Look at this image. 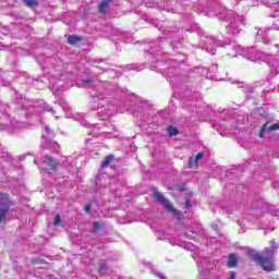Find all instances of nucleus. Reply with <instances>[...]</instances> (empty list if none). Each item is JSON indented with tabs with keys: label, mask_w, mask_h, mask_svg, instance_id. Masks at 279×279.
Segmentation results:
<instances>
[{
	"label": "nucleus",
	"mask_w": 279,
	"mask_h": 279,
	"mask_svg": "<svg viewBox=\"0 0 279 279\" xmlns=\"http://www.w3.org/2000/svg\"><path fill=\"white\" fill-rule=\"evenodd\" d=\"M83 87L89 90L90 110H97V116L101 121H107L117 114V100L112 98L117 93V87L104 81L84 78Z\"/></svg>",
	"instance_id": "nucleus-1"
},
{
	"label": "nucleus",
	"mask_w": 279,
	"mask_h": 279,
	"mask_svg": "<svg viewBox=\"0 0 279 279\" xmlns=\"http://www.w3.org/2000/svg\"><path fill=\"white\" fill-rule=\"evenodd\" d=\"M194 10L197 14H204L205 16H210L219 19V21H226L229 23L226 26V33L228 36L236 37L247 25L245 15L239 14L232 10H228L226 7H221L217 3V0H214L213 3L208 1H202L198 4L194 5Z\"/></svg>",
	"instance_id": "nucleus-2"
},
{
	"label": "nucleus",
	"mask_w": 279,
	"mask_h": 279,
	"mask_svg": "<svg viewBox=\"0 0 279 279\" xmlns=\"http://www.w3.org/2000/svg\"><path fill=\"white\" fill-rule=\"evenodd\" d=\"M15 106L20 108V110H26L28 114H43V112H51L56 114V110L51 108L45 100H32L23 97V94L19 93L15 89Z\"/></svg>",
	"instance_id": "nucleus-3"
},
{
	"label": "nucleus",
	"mask_w": 279,
	"mask_h": 279,
	"mask_svg": "<svg viewBox=\"0 0 279 279\" xmlns=\"http://www.w3.org/2000/svg\"><path fill=\"white\" fill-rule=\"evenodd\" d=\"M167 34L169 38H172V40L169 41L165 37L157 39L156 41L150 44V50L148 51V53H156V51L160 53L161 49H167V47H170L171 49H173V51H175V49L182 47V44L178 41V37L175 36V34H180V31H167Z\"/></svg>",
	"instance_id": "nucleus-4"
},
{
	"label": "nucleus",
	"mask_w": 279,
	"mask_h": 279,
	"mask_svg": "<svg viewBox=\"0 0 279 279\" xmlns=\"http://www.w3.org/2000/svg\"><path fill=\"white\" fill-rule=\"evenodd\" d=\"M251 213L252 215H255L256 219H260V217H263V213L271 215V217H279V208L267 203H259L257 207H253L251 209Z\"/></svg>",
	"instance_id": "nucleus-5"
},
{
	"label": "nucleus",
	"mask_w": 279,
	"mask_h": 279,
	"mask_svg": "<svg viewBox=\"0 0 279 279\" xmlns=\"http://www.w3.org/2000/svg\"><path fill=\"white\" fill-rule=\"evenodd\" d=\"M151 112H154V106H151L147 101H141L137 105V108L133 112V114H134V117L140 118L141 121L146 123V121H149L151 119V117H154V114H151Z\"/></svg>",
	"instance_id": "nucleus-6"
},
{
	"label": "nucleus",
	"mask_w": 279,
	"mask_h": 279,
	"mask_svg": "<svg viewBox=\"0 0 279 279\" xmlns=\"http://www.w3.org/2000/svg\"><path fill=\"white\" fill-rule=\"evenodd\" d=\"M259 267L264 269V271H276V266L274 265V250L272 248H265L264 250V257L257 264Z\"/></svg>",
	"instance_id": "nucleus-7"
},
{
	"label": "nucleus",
	"mask_w": 279,
	"mask_h": 279,
	"mask_svg": "<svg viewBox=\"0 0 279 279\" xmlns=\"http://www.w3.org/2000/svg\"><path fill=\"white\" fill-rule=\"evenodd\" d=\"M10 206H12V203L10 202V197L8 196V194L1 193L0 194V228L5 223L8 213H10Z\"/></svg>",
	"instance_id": "nucleus-8"
},
{
	"label": "nucleus",
	"mask_w": 279,
	"mask_h": 279,
	"mask_svg": "<svg viewBox=\"0 0 279 279\" xmlns=\"http://www.w3.org/2000/svg\"><path fill=\"white\" fill-rule=\"evenodd\" d=\"M184 1L191 0H181L180 2L177 0H163L160 10H163V12H178L179 14H182V5H184Z\"/></svg>",
	"instance_id": "nucleus-9"
},
{
	"label": "nucleus",
	"mask_w": 279,
	"mask_h": 279,
	"mask_svg": "<svg viewBox=\"0 0 279 279\" xmlns=\"http://www.w3.org/2000/svg\"><path fill=\"white\" fill-rule=\"evenodd\" d=\"M153 197L156 199V202H158V204L163 206L167 213H171L172 215H180L178 214V210L173 208V205L169 203V199H167V197H165V195H162V193H160L159 191L155 190L153 192Z\"/></svg>",
	"instance_id": "nucleus-10"
},
{
	"label": "nucleus",
	"mask_w": 279,
	"mask_h": 279,
	"mask_svg": "<svg viewBox=\"0 0 279 279\" xmlns=\"http://www.w3.org/2000/svg\"><path fill=\"white\" fill-rule=\"evenodd\" d=\"M279 130V122H266L262 125V130L259 132V138H265V134H271V132H278Z\"/></svg>",
	"instance_id": "nucleus-11"
},
{
	"label": "nucleus",
	"mask_w": 279,
	"mask_h": 279,
	"mask_svg": "<svg viewBox=\"0 0 279 279\" xmlns=\"http://www.w3.org/2000/svg\"><path fill=\"white\" fill-rule=\"evenodd\" d=\"M269 34L267 28H258L256 32L255 40L257 43H263V45H271V39H269Z\"/></svg>",
	"instance_id": "nucleus-12"
},
{
	"label": "nucleus",
	"mask_w": 279,
	"mask_h": 279,
	"mask_svg": "<svg viewBox=\"0 0 279 279\" xmlns=\"http://www.w3.org/2000/svg\"><path fill=\"white\" fill-rule=\"evenodd\" d=\"M53 131L49 128V125H45L44 132L41 135V147H47V144L54 138Z\"/></svg>",
	"instance_id": "nucleus-13"
},
{
	"label": "nucleus",
	"mask_w": 279,
	"mask_h": 279,
	"mask_svg": "<svg viewBox=\"0 0 279 279\" xmlns=\"http://www.w3.org/2000/svg\"><path fill=\"white\" fill-rule=\"evenodd\" d=\"M112 37L118 38V40H123L126 44L132 43V37L130 36V33L121 32L118 28H113L111 31Z\"/></svg>",
	"instance_id": "nucleus-14"
},
{
	"label": "nucleus",
	"mask_w": 279,
	"mask_h": 279,
	"mask_svg": "<svg viewBox=\"0 0 279 279\" xmlns=\"http://www.w3.org/2000/svg\"><path fill=\"white\" fill-rule=\"evenodd\" d=\"M50 88L52 90L64 92V80L56 77L50 78Z\"/></svg>",
	"instance_id": "nucleus-15"
},
{
	"label": "nucleus",
	"mask_w": 279,
	"mask_h": 279,
	"mask_svg": "<svg viewBox=\"0 0 279 279\" xmlns=\"http://www.w3.org/2000/svg\"><path fill=\"white\" fill-rule=\"evenodd\" d=\"M201 75L207 76V77H213L210 74L217 73L219 71V65L217 64H211L209 68H201L199 70Z\"/></svg>",
	"instance_id": "nucleus-16"
},
{
	"label": "nucleus",
	"mask_w": 279,
	"mask_h": 279,
	"mask_svg": "<svg viewBox=\"0 0 279 279\" xmlns=\"http://www.w3.org/2000/svg\"><path fill=\"white\" fill-rule=\"evenodd\" d=\"M44 165H47V167H49L50 171L56 169V167L58 166V161L56 159H53V157L46 155L44 157Z\"/></svg>",
	"instance_id": "nucleus-17"
},
{
	"label": "nucleus",
	"mask_w": 279,
	"mask_h": 279,
	"mask_svg": "<svg viewBox=\"0 0 279 279\" xmlns=\"http://www.w3.org/2000/svg\"><path fill=\"white\" fill-rule=\"evenodd\" d=\"M247 256L251 257L254 263H257V265L263 260L264 255H260L258 252L255 250H248L247 251Z\"/></svg>",
	"instance_id": "nucleus-18"
},
{
	"label": "nucleus",
	"mask_w": 279,
	"mask_h": 279,
	"mask_svg": "<svg viewBox=\"0 0 279 279\" xmlns=\"http://www.w3.org/2000/svg\"><path fill=\"white\" fill-rule=\"evenodd\" d=\"M227 265L230 269H234L239 265V257L234 253H231L228 257Z\"/></svg>",
	"instance_id": "nucleus-19"
},
{
	"label": "nucleus",
	"mask_w": 279,
	"mask_h": 279,
	"mask_svg": "<svg viewBox=\"0 0 279 279\" xmlns=\"http://www.w3.org/2000/svg\"><path fill=\"white\" fill-rule=\"evenodd\" d=\"M234 5H242V8H252L256 5V0H234Z\"/></svg>",
	"instance_id": "nucleus-20"
},
{
	"label": "nucleus",
	"mask_w": 279,
	"mask_h": 279,
	"mask_svg": "<svg viewBox=\"0 0 279 279\" xmlns=\"http://www.w3.org/2000/svg\"><path fill=\"white\" fill-rule=\"evenodd\" d=\"M43 149H52L53 151H60V145L58 142H53V140H50L46 146H41Z\"/></svg>",
	"instance_id": "nucleus-21"
},
{
	"label": "nucleus",
	"mask_w": 279,
	"mask_h": 279,
	"mask_svg": "<svg viewBox=\"0 0 279 279\" xmlns=\"http://www.w3.org/2000/svg\"><path fill=\"white\" fill-rule=\"evenodd\" d=\"M145 8H157V10H160L161 2H158L157 0H145L144 1Z\"/></svg>",
	"instance_id": "nucleus-22"
},
{
	"label": "nucleus",
	"mask_w": 279,
	"mask_h": 279,
	"mask_svg": "<svg viewBox=\"0 0 279 279\" xmlns=\"http://www.w3.org/2000/svg\"><path fill=\"white\" fill-rule=\"evenodd\" d=\"M22 2L24 3V5H26V8H31V10H35V8H38V5H40L38 0H22Z\"/></svg>",
	"instance_id": "nucleus-23"
},
{
	"label": "nucleus",
	"mask_w": 279,
	"mask_h": 279,
	"mask_svg": "<svg viewBox=\"0 0 279 279\" xmlns=\"http://www.w3.org/2000/svg\"><path fill=\"white\" fill-rule=\"evenodd\" d=\"M114 160V155H108L105 157V160L101 162V169H106L107 167H110V163Z\"/></svg>",
	"instance_id": "nucleus-24"
},
{
	"label": "nucleus",
	"mask_w": 279,
	"mask_h": 279,
	"mask_svg": "<svg viewBox=\"0 0 279 279\" xmlns=\"http://www.w3.org/2000/svg\"><path fill=\"white\" fill-rule=\"evenodd\" d=\"M69 45H77V43H82V37L77 35H70L68 37Z\"/></svg>",
	"instance_id": "nucleus-25"
},
{
	"label": "nucleus",
	"mask_w": 279,
	"mask_h": 279,
	"mask_svg": "<svg viewBox=\"0 0 279 279\" xmlns=\"http://www.w3.org/2000/svg\"><path fill=\"white\" fill-rule=\"evenodd\" d=\"M110 3V0H102L99 4V11L101 14H106L108 12V4Z\"/></svg>",
	"instance_id": "nucleus-26"
},
{
	"label": "nucleus",
	"mask_w": 279,
	"mask_h": 279,
	"mask_svg": "<svg viewBox=\"0 0 279 279\" xmlns=\"http://www.w3.org/2000/svg\"><path fill=\"white\" fill-rule=\"evenodd\" d=\"M126 69L129 71H143L145 69V66L144 65H138L136 63H131V64L126 65Z\"/></svg>",
	"instance_id": "nucleus-27"
},
{
	"label": "nucleus",
	"mask_w": 279,
	"mask_h": 279,
	"mask_svg": "<svg viewBox=\"0 0 279 279\" xmlns=\"http://www.w3.org/2000/svg\"><path fill=\"white\" fill-rule=\"evenodd\" d=\"M197 159L195 157H190L187 167L189 169H197Z\"/></svg>",
	"instance_id": "nucleus-28"
},
{
	"label": "nucleus",
	"mask_w": 279,
	"mask_h": 279,
	"mask_svg": "<svg viewBox=\"0 0 279 279\" xmlns=\"http://www.w3.org/2000/svg\"><path fill=\"white\" fill-rule=\"evenodd\" d=\"M104 228V223L95 221L93 223V233L97 234V232H99V230H101Z\"/></svg>",
	"instance_id": "nucleus-29"
},
{
	"label": "nucleus",
	"mask_w": 279,
	"mask_h": 279,
	"mask_svg": "<svg viewBox=\"0 0 279 279\" xmlns=\"http://www.w3.org/2000/svg\"><path fill=\"white\" fill-rule=\"evenodd\" d=\"M168 134L169 136H178V134H180V131L175 126H169Z\"/></svg>",
	"instance_id": "nucleus-30"
},
{
	"label": "nucleus",
	"mask_w": 279,
	"mask_h": 279,
	"mask_svg": "<svg viewBox=\"0 0 279 279\" xmlns=\"http://www.w3.org/2000/svg\"><path fill=\"white\" fill-rule=\"evenodd\" d=\"M123 74L119 70H110L109 77L114 80V77H121Z\"/></svg>",
	"instance_id": "nucleus-31"
},
{
	"label": "nucleus",
	"mask_w": 279,
	"mask_h": 279,
	"mask_svg": "<svg viewBox=\"0 0 279 279\" xmlns=\"http://www.w3.org/2000/svg\"><path fill=\"white\" fill-rule=\"evenodd\" d=\"M151 50V48L147 51V54L148 56V60L154 64L156 61H158V59H156V53H159L158 51H155L154 53H149V51Z\"/></svg>",
	"instance_id": "nucleus-32"
},
{
	"label": "nucleus",
	"mask_w": 279,
	"mask_h": 279,
	"mask_svg": "<svg viewBox=\"0 0 279 279\" xmlns=\"http://www.w3.org/2000/svg\"><path fill=\"white\" fill-rule=\"evenodd\" d=\"M59 105L63 108L64 112L69 110V105L64 100H59Z\"/></svg>",
	"instance_id": "nucleus-33"
},
{
	"label": "nucleus",
	"mask_w": 279,
	"mask_h": 279,
	"mask_svg": "<svg viewBox=\"0 0 279 279\" xmlns=\"http://www.w3.org/2000/svg\"><path fill=\"white\" fill-rule=\"evenodd\" d=\"M242 88H243V93H245L246 97H250V95H252V88H250V86H245Z\"/></svg>",
	"instance_id": "nucleus-34"
},
{
	"label": "nucleus",
	"mask_w": 279,
	"mask_h": 279,
	"mask_svg": "<svg viewBox=\"0 0 279 279\" xmlns=\"http://www.w3.org/2000/svg\"><path fill=\"white\" fill-rule=\"evenodd\" d=\"M271 247H268V250H274V254H276V250H278V243L276 241H271Z\"/></svg>",
	"instance_id": "nucleus-35"
},
{
	"label": "nucleus",
	"mask_w": 279,
	"mask_h": 279,
	"mask_svg": "<svg viewBox=\"0 0 279 279\" xmlns=\"http://www.w3.org/2000/svg\"><path fill=\"white\" fill-rule=\"evenodd\" d=\"M107 269H108V265L107 264H101L100 268H99V271H100V274H106Z\"/></svg>",
	"instance_id": "nucleus-36"
},
{
	"label": "nucleus",
	"mask_w": 279,
	"mask_h": 279,
	"mask_svg": "<svg viewBox=\"0 0 279 279\" xmlns=\"http://www.w3.org/2000/svg\"><path fill=\"white\" fill-rule=\"evenodd\" d=\"M17 80H19L20 82H26V83H27V82H29V80H32V78H29V77L27 78L26 75H21V76L17 77Z\"/></svg>",
	"instance_id": "nucleus-37"
},
{
	"label": "nucleus",
	"mask_w": 279,
	"mask_h": 279,
	"mask_svg": "<svg viewBox=\"0 0 279 279\" xmlns=\"http://www.w3.org/2000/svg\"><path fill=\"white\" fill-rule=\"evenodd\" d=\"M264 230H266V232H274V227L271 225H264Z\"/></svg>",
	"instance_id": "nucleus-38"
},
{
	"label": "nucleus",
	"mask_w": 279,
	"mask_h": 279,
	"mask_svg": "<svg viewBox=\"0 0 279 279\" xmlns=\"http://www.w3.org/2000/svg\"><path fill=\"white\" fill-rule=\"evenodd\" d=\"M81 124L83 125V128H93V125L90 123H88V121H86L84 119L81 121Z\"/></svg>",
	"instance_id": "nucleus-39"
},
{
	"label": "nucleus",
	"mask_w": 279,
	"mask_h": 279,
	"mask_svg": "<svg viewBox=\"0 0 279 279\" xmlns=\"http://www.w3.org/2000/svg\"><path fill=\"white\" fill-rule=\"evenodd\" d=\"M60 221H61L60 215H57L54 217L53 226H60Z\"/></svg>",
	"instance_id": "nucleus-40"
},
{
	"label": "nucleus",
	"mask_w": 279,
	"mask_h": 279,
	"mask_svg": "<svg viewBox=\"0 0 279 279\" xmlns=\"http://www.w3.org/2000/svg\"><path fill=\"white\" fill-rule=\"evenodd\" d=\"M0 31H1V34H3L4 36H8V34H10V29L5 27L0 28Z\"/></svg>",
	"instance_id": "nucleus-41"
},
{
	"label": "nucleus",
	"mask_w": 279,
	"mask_h": 279,
	"mask_svg": "<svg viewBox=\"0 0 279 279\" xmlns=\"http://www.w3.org/2000/svg\"><path fill=\"white\" fill-rule=\"evenodd\" d=\"M196 159L197 162H199V160H202V158H204V153H198L196 155V157H194Z\"/></svg>",
	"instance_id": "nucleus-42"
},
{
	"label": "nucleus",
	"mask_w": 279,
	"mask_h": 279,
	"mask_svg": "<svg viewBox=\"0 0 279 279\" xmlns=\"http://www.w3.org/2000/svg\"><path fill=\"white\" fill-rule=\"evenodd\" d=\"M153 274H155L157 276V278H160V279H167L165 277V275L160 274V272H156V271H153Z\"/></svg>",
	"instance_id": "nucleus-43"
},
{
	"label": "nucleus",
	"mask_w": 279,
	"mask_h": 279,
	"mask_svg": "<svg viewBox=\"0 0 279 279\" xmlns=\"http://www.w3.org/2000/svg\"><path fill=\"white\" fill-rule=\"evenodd\" d=\"M274 29H279V19L275 20Z\"/></svg>",
	"instance_id": "nucleus-44"
},
{
	"label": "nucleus",
	"mask_w": 279,
	"mask_h": 279,
	"mask_svg": "<svg viewBox=\"0 0 279 279\" xmlns=\"http://www.w3.org/2000/svg\"><path fill=\"white\" fill-rule=\"evenodd\" d=\"M173 71H175V70H173V69H171V68H169V69L167 70V75H168V77H171V75H173Z\"/></svg>",
	"instance_id": "nucleus-45"
},
{
	"label": "nucleus",
	"mask_w": 279,
	"mask_h": 279,
	"mask_svg": "<svg viewBox=\"0 0 279 279\" xmlns=\"http://www.w3.org/2000/svg\"><path fill=\"white\" fill-rule=\"evenodd\" d=\"M90 208H92L90 204H86L84 207L85 213L87 214L90 213Z\"/></svg>",
	"instance_id": "nucleus-46"
},
{
	"label": "nucleus",
	"mask_w": 279,
	"mask_h": 279,
	"mask_svg": "<svg viewBox=\"0 0 279 279\" xmlns=\"http://www.w3.org/2000/svg\"><path fill=\"white\" fill-rule=\"evenodd\" d=\"M96 69H99V71H102V72H104V71H108V68H107V66H97V65H96Z\"/></svg>",
	"instance_id": "nucleus-47"
},
{
	"label": "nucleus",
	"mask_w": 279,
	"mask_h": 279,
	"mask_svg": "<svg viewBox=\"0 0 279 279\" xmlns=\"http://www.w3.org/2000/svg\"><path fill=\"white\" fill-rule=\"evenodd\" d=\"M184 236L185 239H191V240L195 239V235H191L189 233H185Z\"/></svg>",
	"instance_id": "nucleus-48"
},
{
	"label": "nucleus",
	"mask_w": 279,
	"mask_h": 279,
	"mask_svg": "<svg viewBox=\"0 0 279 279\" xmlns=\"http://www.w3.org/2000/svg\"><path fill=\"white\" fill-rule=\"evenodd\" d=\"M2 85H3V86H10V81L2 80Z\"/></svg>",
	"instance_id": "nucleus-49"
},
{
	"label": "nucleus",
	"mask_w": 279,
	"mask_h": 279,
	"mask_svg": "<svg viewBox=\"0 0 279 279\" xmlns=\"http://www.w3.org/2000/svg\"><path fill=\"white\" fill-rule=\"evenodd\" d=\"M191 206H193V205L191 204V201H186V203H185V208H191Z\"/></svg>",
	"instance_id": "nucleus-50"
},
{
	"label": "nucleus",
	"mask_w": 279,
	"mask_h": 279,
	"mask_svg": "<svg viewBox=\"0 0 279 279\" xmlns=\"http://www.w3.org/2000/svg\"><path fill=\"white\" fill-rule=\"evenodd\" d=\"M213 230H218L219 226L218 225H211Z\"/></svg>",
	"instance_id": "nucleus-51"
},
{
	"label": "nucleus",
	"mask_w": 279,
	"mask_h": 279,
	"mask_svg": "<svg viewBox=\"0 0 279 279\" xmlns=\"http://www.w3.org/2000/svg\"><path fill=\"white\" fill-rule=\"evenodd\" d=\"M94 62H95L96 64H99V63L101 62V59H95Z\"/></svg>",
	"instance_id": "nucleus-52"
},
{
	"label": "nucleus",
	"mask_w": 279,
	"mask_h": 279,
	"mask_svg": "<svg viewBox=\"0 0 279 279\" xmlns=\"http://www.w3.org/2000/svg\"><path fill=\"white\" fill-rule=\"evenodd\" d=\"M171 245H178V243L173 242V240H170Z\"/></svg>",
	"instance_id": "nucleus-53"
},
{
	"label": "nucleus",
	"mask_w": 279,
	"mask_h": 279,
	"mask_svg": "<svg viewBox=\"0 0 279 279\" xmlns=\"http://www.w3.org/2000/svg\"><path fill=\"white\" fill-rule=\"evenodd\" d=\"M227 56H232V57H234V56H236V54L228 52Z\"/></svg>",
	"instance_id": "nucleus-54"
},
{
	"label": "nucleus",
	"mask_w": 279,
	"mask_h": 279,
	"mask_svg": "<svg viewBox=\"0 0 279 279\" xmlns=\"http://www.w3.org/2000/svg\"><path fill=\"white\" fill-rule=\"evenodd\" d=\"M275 47H276V49H279V45L278 44H276Z\"/></svg>",
	"instance_id": "nucleus-55"
},
{
	"label": "nucleus",
	"mask_w": 279,
	"mask_h": 279,
	"mask_svg": "<svg viewBox=\"0 0 279 279\" xmlns=\"http://www.w3.org/2000/svg\"><path fill=\"white\" fill-rule=\"evenodd\" d=\"M34 162H35V165H38V160L37 159H35Z\"/></svg>",
	"instance_id": "nucleus-56"
}]
</instances>
